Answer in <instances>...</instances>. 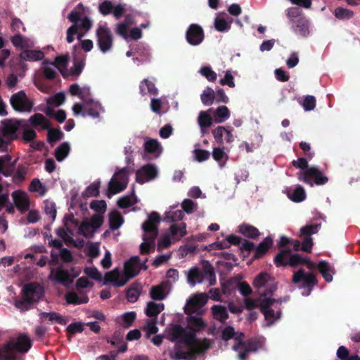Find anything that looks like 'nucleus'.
Here are the masks:
<instances>
[{"instance_id": "1", "label": "nucleus", "mask_w": 360, "mask_h": 360, "mask_svg": "<svg viewBox=\"0 0 360 360\" xmlns=\"http://www.w3.org/2000/svg\"><path fill=\"white\" fill-rule=\"evenodd\" d=\"M164 338L175 343L169 351V356L173 360H196L211 345L209 340L198 338L194 331L179 323L168 324L162 334L153 335L149 339L154 345L160 346Z\"/></svg>"}, {"instance_id": "2", "label": "nucleus", "mask_w": 360, "mask_h": 360, "mask_svg": "<svg viewBox=\"0 0 360 360\" xmlns=\"http://www.w3.org/2000/svg\"><path fill=\"white\" fill-rule=\"evenodd\" d=\"M253 285L260 294V308L264 316L265 325L269 326L279 320L281 316L280 305L283 300L271 298L277 288L276 283L269 274L261 273L255 277ZM286 300L284 299L283 302Z\"/></svg>"}, {"instance_id": "3", "label": "nucleus", "mask_w": 360, "mask_h": 360, "mask_svg": "<svg viewBox=\"0 0 360 360\" xmlns=\"http://www.w3.org/2000/svg\"><path fill=\"white\" fill-rule=\"evenodd\" d=\"M243 333L236 332L231 326L225 327L221 332L223 341L226 342L229 340H233L234 343L232 346V349L238 353V359L239 360H245L249 354L262 349L265 344V339L264 338L243 342Z\"/></svg>"}, {"instance_id": "4", "label": "nucleus", "mask_w": 360, "mask_h": 360, "mask_svg": "<svg viewBox=\"0 0 360 360\" xmlns=\"http://www.w3.org/2000/svg\"><path fill=\"white\" fill-rule=\"evenodd\" d=\"M70 93L82 101V103H76L72 106V109L75 116H90L97 118L103 112L99 102L91 98L89 87L86 86L82 87L77 84H74L70 86Z\"/></svg>"}, {"instance_id": "5", "label": "nucleus", "mask_w": 360, "mask_h": 360, "mask_svg": "<svg viewBox=\"0 0 360 360\" xmlns=\"http://www.w3.org/2000/svg\"><path fill=\"white\" fill-rule=\"evenodd\" d=\"M22 130V138L25 141H33L35 131L27 128V122L24 120H4L0 125V150L5 151L8 145L17 138V131Z\"/></svg>"}, {"instance_id": "6", "label": "nucleus", "mask_w": 360, "mask_h": 360, "mask_svg": "<svg viewBox=\"0 0 360 360\" xmlns=\"http://www.w3.org/2000/svg\"><path fill=\"white\" fill-rule=\"evenodd\" d=\"M207 302V296L206 294L198 293L190 297L184 307V311L188 316L186 319L188 326L184 328L194 331L195 335L196 333L204 330L207 326V323L201 317L204 311L203 307Z\"/></svg>"}, {"instance_id": "7", "label": "nucleus", "mask_w": 360, "mask_h": 360, "mask_svg": "<svg viewBox=\"0 0 360 360\" xmlns=\"http://www.w3.org/2000/svg\"><path fill=\"white\" fill-rule=\"evenodd\" d=\"M292 165L300 169L297 174V179L311 186L314 184L323 185L328 181V177L316 167H308L307 160L305 158L293 160Z\"/></svg>"}, {"instance_id": "8", "label": "nucleus", "mask_w": 360, "mask_h": 360, "mask_svg": "<svg viewBox=\"0 0 360 360\" xmlns=\"http://www.w3.org/2000/svg\"><path fill=\"white\" fill-rule=\"evenodd\" d=\"M321 228L320 224H308L300 229V236L303 238L302 245L297 240L290 239L286 236H281L278 242L279 246H288V248H292L295 250H302L309 252L313 246V241L311 236L318 233Z\"/></svg>"}, {"instance_id": "9", "label": "nucleus", "mask_w": 360, "mask_h": 360, "mask_svg": "<svg viewBox=\"0 0 360 360\" xmlns=\"http://www.w3.org/2000/svg\"><path fill=\"white\" fill-rule=\"evenodd\" d=\"M160 221V217L157 212L150 213L148 219L142 225L144 234L143 242L140 245L141 252L142 254L148 253L154 249L155 240L158 233V224Z\"/></svg>"}, {"instance_id": "10", "label": "nucleus", "mask_w": 360, "mask_h": 360, "mask_svg": "<svg viewBox=\"0 0 360 360\" xmlns=\"http://www.w3.org/2000/svg\"><path fill=\"white\" fill-rule=\"evenodd\" d=\"M32 346L30 338L25 334H21L16 338L11 340L8 344L0 348L1 360H21L15 352H27Z\"/></svg>"}, {"instance_id": "11", "label": "nucleus", "mask_w": 360, "mask_h": 360, "mask_svg": "<svg viewBox=\"0 0 360 360\" xmlns=\"http://www.w3.org/2000/svg\"><path fill=\"white\" fill-rule=\"evenodd\" d=\"M202 266V270L197 266H193L186 272L187 282L191 287L202 283L205 280L209 281L210 285H214L216 278L212 266L208 262H204Z\"/></svg>"}, {"instance_id": "12", "label": "nucleus", "mask_w": 360, "mask_h": 360, "mask_svg": "<svg viewBox=\"0 0 360 360\" xmlns=\"http://www.w3.org/2000/svg\"><path fill=\"white\" fill-rule=\"evenodd\" d=\"M136 23L134 17L131 14H127L123 21L117 24L115 32L127 41H137L142 37L143 34L139 27H131Z\"/></svg>"}, {"instance_id": "13", "label": "nucleus", "mask_w": 360, "mask_h": 360, "mask_svg": "<svg viewBox=\"0 0 360 360\" xmlns=\"http://www.w3.org/2000/svg\"><path fill=\"white\" fill-rule=\"evenodd\" d=\"M275 263L277 266L290 265L295 267L302 264H306L309 271L314 268L315 264L302 257L300 254H292L290 250H282L275 257Z\"/></svg>"}, {"instance_id": "14", "label": "nucleus", "mask_w": 360, "mask_h": 360, "mask_svg": "<svg viewBox=\"0 0 360 360\" xmlns=\"http://www.w3.org/2000/svg\"><path fill=\"white\" fill-rule=\"evenodd\" d=\"M97 46L103 54L110 52L113 46V36L105 22L98 25L96 32Z\"/></svg>"}, {"instance_id": "15", "label": "nucleus", "mask_w": 360, "mask_h": 360, "mask_svg": "<svg viewBox=\"0 0 360 360\" xmlns=\"http://www.w3.org/2000/svg\"><path fill=\"white\" fill-rule=\"evenodd\" d=\"M292 281L298 283L300 288L304 290L301 292L302 296H308L313 287L316 284L314 275L310 271H304L302 269L294 272Z\"/></svg>"}, {"instance_id": "16", "label": "nucleus", "mask_w": 360, "mask_h": 360, "mask_svg": "<svg viewBox=\"0 0 360 360\" xmlns=\"http://www.w3.org/2000/svg\"><path fill=\"white\" fill-rule=\"evenodd\" d=\"M129 181V169L122 168L114 174L108 184L109 198L124 190Z\"/></svg>"}, {"instance_id": "17", "label": "nucleus", "mask_w": 360, "mask_h": 360, "mask_svg": "<svg viewBox=\"0 0 360 360\" xmlns=\"http://www.w3.org/2000/svg\"><path fill=\"white\" fill-rule=\"evenodd\" d=\"M103 222V217L99 214L93 215L91 219H85L79 226L78 233L84 237H91L97 229H98Z\"/></svg>"}, {"instance_id": "18", "label": "nucleus", "mask_w": 360, "mask_h": 360, "mask_svg": "<svg viewBox=\"0 0 360 360\" xmlns=\"http://www.w3.org/2000/svg\"><path fill=\"white\" fill-rule=\"evenodd\" d=\"M158 174V169L153 164H148L137 170L136 180L139 184H144L154 180Z\"/></svg>"}, {"instance_id": "19", "label": "nucleus", "mask_w": 360, "mask_h": 360, "mask_svg": "<svg viewBox=\"0 0 360 360\" xmlns=\"http://www.w3.org/2000/svg\"><path fill=\"white\" fill-rule=\"evenodd\" d=\"M10 102L12 107L19 112H29L32 108V103L22 91L13 94L10 99Z\"/></svg>"}, {"instance_id": "20", "label": "nucleus", "mask_w": 360, "mask_h": 360, "mask_svg": "<svg viewBox=\"0 0 360 360\" xmlns=\"http://www.w3.org/2000/svg\"><path fill=\"white\" fill-rule=\"evenodd\" d=\"M233 128L218 126L212 131L215 141L219 144L231 143L235 140Z\"/></svg>"}, {"instance_id": "21", "label": "nucleus", "mask_w": 360, "mask_h": 360, "mask_svg": "<svg viewBox=\"0 0 360 360\" xmlns=\"http://www.w3.org/2000/svg\"><path fill=\"white\" fill-rule=\"evenodd\" d=\"M22 295L25 299H28L32 304L37 302L44 295L42 287L35 283H30L25 285L22 289Z\"/></svg>"}, {"instance_id": "22", "label": "nucleus", "mask_w": 360, "mask_h": 360, "mask_svg": "<svg viewBox=\"0 0 360 360\" xmlns=\"http://www.w3.org/2000/svg\"><path fill=\"white\" fill-rule=\"evenodd\" d=\"M172 285L169 281H162L159 285L153 286L150 290V298L153 300L162 301L170 293Z\"/></svg>"}, {"instance_id": "23", "label": "nucleus", "mask_w": 360, "mask_h": 360, "mask_svg": "<svg viewBox=\"0 0 360 360\" xmlns=\"http://www.w3.org/2000/svg\"><path fill=\"white\" fill-rule=\"evenodd\" d=\"M146 259L143 263H141L138 256L131 257L124 263V271L130 278H132L136 276L142 269H146L147 268L146 265Z\"/></svg>"}, {"instance_id": "24", "label": "nucleus", "mask_w": 360, "mask_h": 360, "mask_svg": "<svg viewBox=\"0 0 360 360\" xmlns=\"http://www.w3.org/2000/svg\"><path fill=\"white\" fill-rule=\"evenodd\" d=\"M68 19L73 22L72 26H75V30L79 29L88 31L92 26L91 20L85 16L82 17L78 11H72L68 16Z\"/></svg>"}, {"instance_id": "25", "label": "nucleus", "mask_w": 360, "mask_h": 360, "mask_svg": "<svg viewBox=\"0 0 360 360\" xmlns=\"http://www.w3.org/2000/svg\"><path fill=\"white\" fill-rule=\"evenodd\" d=\"M204 39L202 29L198 25L192 24L186 32V39L192 46L199 45Z\"/></svg>"}, {"instance_id": "26", "label": "nucleus", "mask_w": 360, "mask_h": 360, "mask_svg": "<svg viewBox=\"0 0 360 360\" xmlns=\"http://www.w3.org/2000/svg\"><path fill=\"white\" fill-rule=\"evenodd\" d=\"M13 200L17 209L24 213L29 209L30 200L27 195L22 191H15L12 193Z\"/></svg>"}, {"instance_id": "27", "label": "nucleus", "mask_w": 360, "mask_h": 360, "mask_svg": "<svg viewBox=\"0 0 360 360\" xmlns=\"http://www.w3.org/2000/svg\"><path fill=\"white\" fill-rule=\"evenodd\" d=\"M105 279L107 282L112 283L114 286L121 287L125 285L130 278L124 271L123 272H120L115 269L106 274Z\"/></svg>"}, {"instance_id": "28", "label": "nucleus", "mask_w": 360, "mask_h": 360, "mask_svg": "<svg viewBox=\"0 0 360 360\" xmlns=\"http://www.w3.org/2000/svg\"><path fill=\"white\" fill-rule=\"evenodd\" d=\"M11 40L13 46L21 49L22 51L33 48L36 43L34 39L24 37L20 34H15Z\"/></svg>"}, {"instance_id": "29", "label": "nucleus", "mask_w": 360, "mask_h": 360, "mask_svg": "<svg viewBox=\"0 0 360 360\" xmlns=\"http://www.w3.org/2000/svg\"><path fill=\"white\" fill-rule=\"evenodd\" d=\"M44 53L41 50H32L27 49L22 51L19 54L21 60L29 62H37L42 60Z\"/></svg>"}, {"instance_id": "30", "label": "nucleus", "mask_w": 360, "mask_h": 360, "mask_svg": "<svg viewBox=\"0 0 360 360\" xmlns=\"http://www.w3.org/2000/svg\"><path fill=\"white\" fill-rule=\"evenodd\" d=\"M49 278L56 283H61L65 285H68L72 282L69 274L61 269L51 270Z\"/></svg>"}, {"instance_id": "31", "label": "nucleus", "mask_w": 360, "mask_h": 360, "mask_svg": "<svg viewBox=\"0 0 360 360\" xmlns=\"http://www.w3.org/2000/svg\"><path fill=\"white\" fill-rule=\"evenodd\" d=\"M65 99V94L63 92H59L46 98L48 107L45 108L44 112L49 115L52 116L53 112L51 107H57L62 105Z\"/></svg>"}, {"instance_id": "32", "label": "nucleus", "mask_w": 360, "mask_h": 360, "mask_svg": "<svg viewBox=\"0 0 360 360\" xmlns=\"http://www.w3.org/2000/svg\"><path fill=\"white\" fill-rule=\"evenodd\" d=\"M233 20L230 17L217 14L214 18V27L220 32H228L231 29V25Z\"/></svg>"}, {"instance_id": "33", "label": "nucleus", "mask_w": 360, "mask_h": 360, "mask_svg": "<svg viewBox=\"0 0 360 360\" xmlns=\"http://www.w3.org/2000/svg\"><path fill=\"white\" fill-rule=\"evenodd\" d=\"M143 146L145 150L153 154L155 158H158L162 152V147L156 139L146 138Z\"/></svg>"}, {"instance_id": "34", "label": "nucleus", "mask_w": 360, "mask_h": 360, "mask_svg": "<svg viewBox=\"0 0 360 360\" xmlns=\"http://www.w3.org/2000/svg\"><path fill=\"white\" fill-rule=\"evenodd\" d=\"M14 167L15 162H12L10 155H4L0 157V174L9 176L13 174Z\"/></svg>"}, {"instance_id": "35", "label": "nucleus", "mask_w": 360, "mask_h": 360, "mask_svg": "<svg viewBox=\"0 0 360 360\" xmlns=\"http://www.w3.org/2000/svg\"><path fill=\"white\" fill-rule=\"evenodd\" d=\"M229 150L225 151L224 147H214L212 152L213 159L220 168H224L229 160Z\"/></svg>"}, {"instance_id": "36", "label": "nucleus", "mask_w": 360, "mask_h": 360, "mask_svg": "<svg viewBox=\"0 0 360 360\" xmlns=\"http://www.w3.org/2000/svg\"><path fill=\"white\" fill-rule=\"evenodd\" d=\"M165 309V304L162 302H155L150 301L147 303L145 309L146 315L148 319H155L157 320V316Z\"/></svg>"}, {"instance_id": "37", "label": "nucleus", "mask_w": 360, "mask_h": 360, "mask_svg": "<svg viewBox=\"0 0 360 360\" xmlns=\"http://www.w3.org/2000/svg\"><path fill=\"white\" fill-rule=\"evenodd\" d=\"M172 236L173 240H179L186 235V224L184 222L172 224L168 231Z\"/></svg>"}, {"instance_id": "38", "label": "nucleus", "mask_w": 360, "mask_h": 360, "mask_svg": "<svg viewBox=\"0 0 360 360\" xmlns=\"http://www.w3.org/2000/svg\"><path fill=\"white\" fill-rule=\"evenodd\" d=\"M27 122L33 127H39L41 129H46L49 128V120L43 115L39 113H37L31 116Z\"/></svg>"}, {"instance_id": "39", "label": "nucleus", "mask_w": 360, "mask_h": 360, "mask_svg": "<svg viewBox=\"0 0 360 360\" xmlns=\"http://www.w3.org/2000/svg\"><path fill=\"white\" fill-rule=\"evenodd\" d=\"M212 114L217 124L223 123L230 117V111L226 105L219 106L216 110L212 108Z\"/></svg>"}, {"instance_id": "40", "label": "nucleus", "mask_w": 360, "mask_h": 360, "mask_svg": "<svg viewBox=\"0 0 360 360\" xmlns=\"http://www.w3.org/2000/svg\"><path fill=\"white\" fill-rule=\"evenodd\" d=\"M319 271L326 282L333 281V275L335 274L333 268L326 261H321L317 266Z\"/></svg>"}, {"instance_id": "41", "label": "nucleus", "mask_w": 360, "mask_h": 360, "mask_svg": "<svg viewBox=\"0 0 360 360\" xmlns=\"http://www.w3.org/2000/svg\"><path fill=\"white\" fill-rule=\"evenodd\" d=\"M285 191L288 198L293 202H300L306 198L305 191L301 186H297L292 192L288 188Z\"/></svg>"}, {"instance_id": "42", "label": "nucleus", "mask_w": 360, "mask_h": 360, "mask_svg": "<svg viewBox=\"0 0 360 360\" xmlns=\"http://www.w3.org/2000/svg\"><path fill=\"white\" fill-rule=\"evenodd\" d=\"M212 112V108H210L206 111H201L199 113L198 122L202 129L210 127L213 124V119L211 116Z\"/></svg>"}, {"instance_id": "43", "label": "nucleus", "mask_w": 360, "mask_h": 360, "mask_svg": "<svg viewBox=\"0 0 360 360\" xmlns=\"http://www.w3.org/2000/svg\"><path fill=\"white\" fill-rule=\"evenodd\" d=\"M295 23V26L300 35L304 37H307L310 34V21L309 19L305 17H301L297 19Z\"/></svg>"}, {"instance_id": "44", "label": "nucleus", "mask_w": 360, "mask_h": 360, "mask_svg": "<svg viewBox=\"0 0 360 360\" xmlns=\"http://www.w3.org/2000/svg\"><path fill=\"white\" fill-rule=\"evenodd\" d=\"M157 323L158 322L155 319H147L146 320L143 330L146 338H150L152 335H155L158 332Z\"/></svg>"}, {"instance_id": "45", "label": "nucleus", "mask_w": 360, "mask_h": 360, "mask_svg": "<svg viewBox=\"0 0 360 360\" xmlns=\"http://www.w3.org/2000/svg\"><path fill=\"white\" fill-rule=\"evenodd\" d=\"M140 92L142 95H155L158 94V89L153 81L148 79H143L139 86Z\"/></svg>"}, {"instance_id": "46", "label": "nucleus", "mask_w": 360, "mask_h": 360, "mask_svg": "<svg viewBox=\"0 0 360 360\" xmlns=\"http://www.w3.org/2000/svg\"><path fill=\"white\" fill-rule=\"evenodd\" d=\"M212 313L214 318L221 322H224L229 317L226 307L222 305H214L212 307Z\"/></svg>"}, {"instance_id": "47", "label": "nucleus", "mask_w": 360, "mask_h": 360, "mask_svg": "<svg viewBox=\"0 0 360 360\" xmlns=\"http://www.w3.org/2000/svg\"><path fill=\"white\" fill-rule=\"evenodd\" d=\"M176 206L171 207V210L165 213V220L169 222L181 220L184 212L181 210H174Z\"/></svg>"}, {"instance_id": "48", "label": "nucleus", "mask_w": 360, "mask_h": 360, "mask_svg": "<svg viewBox=\"0 0 360 360\" xmlns=\"http://www.w3.org/2000/svg\"><path fill=\"white\" fill-rule=\"evenodd\" d=\"M42 68L44 76L48 79H53L57 74V70H58L53 62H50L46 60L43 61Z\"/></svg>"}, {"instance_id": "49", "label": "nucleus", "mask_w": 360, "mask_h": 360, "mask_svg": "<svg viewBox=\"0 0 360 360\" xmlns=\"http://www.w3.org/2000/svg\"><path fill=\"white\" fill-rule=\"evenodd\" d=\"M39 318L43 321H49L50 323H58L65 325L66 323L64 319L56 312H41L39 314Z\"/></svg>"}, {"instance_id": "50", "label": "nucleus", "mask_w": 360, "mask_h": 360, "mask_svg": "<svg viewBox=\"0 0 360 360\" xmlns=\"http://www.w3.org/2000/svg\"><path fill=\"white\" fill-rule=\"evenodd\" d=\"M200 99L206 106L212 105L215 100V91L211 87L207 86L200 95Z\"/></svg>"}, {"instance_id": "51", "label": "nucleus", "mask_w": 360, "mask_h": 360, "mask_svg": "<svg viewBox=\"0 0 360 360\" xmlns=\"http://www.w3.org/2000/svg\"><path fill=\"white\" fill-rule=\"evenodd\" d=\"M238 231L248 238H255L259 235V230L253 226L249 224H242L238 226Z\"/></svg>"}, {"instance_id": "52", "label": "nucleus", "mask_w": 360, "mask_h": 360, "mask_svg": "<svg viewBox=\"0 0 360 360\" xmlns=\"http://www.w3.org/2000/svg\"><path fill=\"white\" fill-rule=\"evenodd\" d=\"M272 244V238L269 236L264 238L255 248V257L258 258L262 256L269 249Z\"/></svg>"}, {"instance_id": "53", "label": "nucleus", "mask_w": 360, "mask_h": 360, "mask_svg": "<svg viewBox=\"0 0 360 360\" xmlns=\"http://www.w3.org/2000/svg\"><path fill=\"white\" fill-rule=\"evenodd\" d=\"M198 73L211 82H215L217 78V74L209 65L201 67L198 70Z\"/></svg>"}, {"instance_id": "54", "label": "nucleus", "mask_w": 360, "mask_h": 360, "mask_svg": "<svg viewBox=\"0 0 360 360\" xmlns=\"http://www.w3.org/2000/svg\"><path fill=\"white\" fill-rule=\"evenodd\" d=\"M109 222L110 228L113 230H115L119 229L122 225L124 219L119 212L114 211L110 214Z\"/></svg>"}, {"instance_id": "55", "label": "nucleus", "mask_w": 360, "mask_h": 360, "mask_svg": "<svg viewBox=\"0 0 360 360\" xmlns=\"http://www.w3.org/2000/svg\"><path fill=\"white\" fill-rule=\"evenodd\" d=\"M30 191L37 193L40 196H44L47 189L46 186L39 179H34L30 185Z\"/></svg>"}, {"instance_id": "56", "label": "nucleus", "mask_w": 360, "mask_h": 360, "mask_svg": "<svg viewBox=\"0 0 360 360\" xmlns=\"http://www.w3.org/2000/svg\"><path fill=\"white\" fill-rule=\"evenodd\" d=\"M66 301L69 304H80L88 302L89 298L85 295H79L76 292H69L66 295Z\"/></svg>"}, {"instance_id": "57", "label": "nucleus", "mask_w": 360, "mask_h": 360, "mask_svg": "<svg viewBox=\"0 0 360 360\" xmlns=\"http://www.w3.org/2000/svg\"><path fill=\"white\" fill-rule=\"evenodd\" d=\"M136 314L134 311H128L124 313L120 316L117 320L118 322L124 327H129L131 326L134 320L136 319Z\"/></svg>"}, {"instance_id": "58", "label": "nucleus", "mask_w": 360, "mask_h": 360, "mask_svg": "<svg viewBox=\"0 0 360 360\" xmlns=\"http://www.w3.org/2000/svg\"><path fill=\"white\" fill-rule=\"evenodd\" d=\"M70 150V145L67 142L60 144L56 149V158L58 161H63L69 154Z\"/></svg>"}, {"instance_id": "59", "label": "nucleus", "mask_w": 360, "mask_h": 360, "mask_svg": "<svg viewBox=\"0 0 360 360\" xmlns=\"http://www.w3.org/2000/svg\"><path fill=\"white\" fill-rule=\"evenodd\" d=\"M136 197L134 193L129 195H124L120 198L117 201V205L121 208H128L136 202Z\"/></svg>"}, {"instance_id": "60", "label": "nucleus", "mask_w": 360, "mask_h": 360, "mask_svg": "<svg viewBox=\"0 0 360 360\" xmlns=\"http://www.w3.org/2000/svg\"><path fill=\"white\" fill-rule=\"evenodd\" d=\"M333 13L335 18L339 20H349L354 16L352 11L342 7L336 8Z\"/></svg>"}, {"instance_id": "61", "label": "nucleus", "mask_w": 360, "mask_h": 360, "mask_svg": "<svg viewBox=\"0 0 360 360\" xmlns=\"http://www.w3.org/2000/svg\"><path fill=\"white\" fill-rule=\"evenodd\" d=\"M176 240H173L172 236L168 231L162 235L158 243V250H161L165 248H167L172 243Z\"/></svg>"}, {"instance_id": "62", "label": "nucleus", "mask_w": 360, "mask_h": 360, "mask_svg": "<svg viewBox=\"0 0 360 360\" xmlns=\"http://www.w3.org/2000/svg\"><path fill=\"white\" fill-rule=\"evenodd\" d=\"M13 304L16 309L21 311H25L31 308L32 303L28 299H25L22 295V300L15 299Z\"/></svg>"}, {"instance_id": "63", "label": "nucleus", "mask_w": 360, "mask_h": 360, "mask_svg": "<svg viewBox=\"0 0 360 360\" xmlns=\"http://www.w3.org/2000/svg\"><path fill=\"white\" fill-rule=\"evenodd\" d=\"M219 84L222 86H228L231 88L235 87L234 77L231 70H227L223 78L219 79Z\"/></svg>"}, {"instance_id": "64", "label": "nucleus", "mask_w": 360, "mask_h": 360, "mask_svg": "<svg viewBox=\"0 0 360 360\" xmlns=\"http://www.w3.org/2000/svg\"><path fill=\"white\" fill-rule=\"evenodd\" d=\"M106 207L107 205L105 200H95L90 203V208L97 212L96 214H99L101 216H103L102 214L105 212Z\"/></svg>"}]
</instances>
